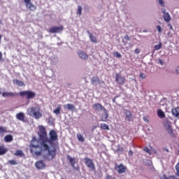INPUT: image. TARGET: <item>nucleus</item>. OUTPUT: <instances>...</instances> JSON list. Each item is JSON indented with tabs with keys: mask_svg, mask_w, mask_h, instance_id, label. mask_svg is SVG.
<instances>
[{
	"mask_svg": "<svg viewBox=\"0 0 179 179\" xmlns=\"http://www.w3.org/2000/svg\"><path fill=\"white\" fill-rule=\"evenodd\" d=\"M103 113L101 116V120L103 122H106L108 119V112L107 111V109H105V110H103Z\"/></svg>",
	"mask_w": 179,
	"mask_h": 179,
	"instance_id": "14",
	"label": "nucleus"
},
{
	"mask_svg": "<svg viewBox=\"0 0 179 179\" xmlns=\"http://www.w3.org/2000/svg\"><path fill=\"white\" fill-rule=\"evenodd\" d=\"M144 121H147V119H144Z\"/></svg>",
	"mask_w": 179,
	"mask_h": 179,
	"instance_id": "58",
	"label": "nucleus"
},
{
	"mask_svg": "<svg viewBox=\"0 0 179 179\" xmlns=\"http://www.w3.org/2000/svg\"><path fill=\"white\" fill-rule=\"evenodd\" d=\"M8 164H10V166H16L17 162L15 159H11L8 161Z\"/></svg>",
	"mask_w": 179,
	"mask_h": 179,
	"instance_id": "33",
	"label": "nucleus"
},
{
	"mask_svg": "<svg viewBox=\"0 0 179 179\" xmlns=\"http://www.w3.org/2000/svg\"><path fill=\"white\" fill-rule=\"evenodd\" d=\"M1 40H2V35H0V44H1Z\"/></svg>",
	"mask_w": 179,
	"mask_h": 179,
	"instance_id": "51",
	"label": "nucleus"
},
{
	"mask_svg": "<svg viewBox=\"0 0 179 179\" xmlns=\"http://www.w3.org/2000/svg\"><path fill=\"white\" fill-rule=\"evenodd\" d=\"M25 3V6L27 9H29L31 12H34L37 9V6H34L33 3H31V0H24Z\"/></svg>",
	"mask_w": 179,
	"mask_h": 179,
	"instance_id": "7",
	"label": "nucleus"
},
{
	"mask_svg": "<svg viewBox=\"0 0 179 179\" xmlns=\"http://www.w3.org/2000/svg\"><path fill=\"white\" fill-rule=\"evenodd\" d=\"M4 141L7 143L12 142L13 141V136L10 134L6 135L4 137Z\"/></svg>",
	"mask_w": 179,
	"mask_h": 179,
	"instance_id": "26",
	"label": "nucleus"
},
{
	"mask_svg": "<svg viewBox=\"0 0 179 179\" xmlns=\"http://www.w3.org/2000/svg\"><path fill=\"white\" fill-rule=\"evenodd\" d=\"M176 175L178 176V177H179V161L176 166Z\"/></svg>",
	"mask_w": 179,
	"mask_h": 179,
	"instance_id": "36",
	"label": "nucleus"
},
{
	"mask_svg": "<svg viewBox=\"0 0 179 179\" xmlns=\"http://www.w3.org/2000/svg\"><path fill=\"white\" fill-rule=\"evenodd\" d=\"M13 83H15V85H17L20 87H22L23 86H26V85L23 83V81L19 80L17 79H15L13 80Z\"/></svg>",
	"mask_w": 179,
	"mask_h": 179,
	"instance_id": "22",
	"label": "nucleus"
},
{
	"mask_svg": "<svg viewBox=\"0 0 179 179\" xmlns=\"http://www.w3.org/2000/svg\"><path fill=\"white\" fill-rule=\"evenodd\" d=\"M0 94H1V92H0Z\"/></svg>",
	"mask_w": 179,
	"mask_h": 179,
	"instance_id": "61",
	"label": "nucleus"
},
{
	"mask_svg": "<svg viewBox=\"0 0 179 179\" xmlns=\"http://www.w3.org/2000/svg\"><path fill=\"white\" fill-rule=\"evenodd\" d=\"M168 27H169L170 30H174V29L173 28V25L170 23L167 24Z\"/></svg>",
	"mask_w": 179,
	"mask_h": 179,
	"instance_id": "43",
	"label": "nucleus"
},
{
	"mask_svg": "<svg viewBox=\"0 0 179 179\" xmlns=\"http://www.w3.org/2000/svg\"><path fill=\"white\" fill-rule=\"evenodd\" d=\"M77 170H79V167L77 168Z\"/></svg>",
	"mask_w": 179,
	"mask_h": 179,
	"instance_id": "59",
	"label": "nucleus"
},
{
	"mask_svg": "<svg viewBox=\"0 0 179 179\" xmlns=\"http://www.w3.org/2000/svg\"><path fill=\"white\" fill-rule=\"evenodd\" d=\"M115 170L117 171L118 174H124V173L127 172V168L125 165L120 164L118 165L117 164H115Z\"/></svg>",
	"mask_w": 179,
	"mask_h": 179,
	"instance_id": "6",
	"label": "nucleus"
},
{
	"mask_svg": "<svg viewBox=\"0 0 179 179\" xmlns=\"http://www.w3.org/2000/svg\"><path fill=\"white\" fill-rule=\"evenodd\" d=\"M166 152H169V149L165 148Z\"/></svg>",
	"mask_w": 179,
	"mask_h": 179,
	"instance_id": "56",
	"label": "nucleus"
},
{
	"mask_svg": "<svg viewBox=\"0 0 179 179\" xmlns=\"http://www.w3.org/2000/svg\"><path fill=\"white\" fill-rule=\"evenodd\" d=\"M28 115H31L34 117L35 120H40L43 117V113H41V108L39 105L32 106L27 109Z\"/></svg>",
	"mask_w": 179,
	"mask_h": 179,
	"instance_id": "3",
	"label": "nucleus"
},
{
	"mask_svg": "<svg viewBox=\"0 0 179 179\" xmlns=\"http://www.w3.org/2000/svg\"><path fill=\"white\" fill-rule=\"evenodd\" d=\"M90 40L92 43H94V44H97V38L96 36H93V34L88 31Z\"/></svg>",
	"mask_w": 179,
	"mask_h": 179,
	"instance_id": "19",
	"label": "nucleus"
},
{
	"mask_svg": "<svg viewBox=\"0 0 179 179\" xmlns=\"http://www.w3.org/2000/svg\"><path fill=\"white\" fill-rule=\"evenodd\" d=\"M20 96L21 97H27L28 100H30V99H34L36 97V94L33 91H22L19 93Z\"/></svg>",
	"mask_w": 179,
	"mask_h": 179,
	"instance_id": "4",
	"label": "nucleus"
},
{
	"mask_svg": "<svg viewBox=\"0 0 179 179\" xmlns=\"http://www.w3.org/2000/svg\"><path fill=\"white\" fill-rule=\"evenodd\" d=\"M92 108L94 110V111H106V108L101 106V103H94Z\"/></svg>",
	"mask_w": 179,
	"mask_h": 179,
	"instance_id": "11",
	"label": "nucleus"
},
{
	"mask_svg": "<svg viewBox=\"0 0 179 179\" xmlns=\"http://www.w3.org/2000/svg\"><path fill=\"white\" fill-rule=\"evenodd\" d=\"M171 113L176 118H179V109L178 108H173Z\"/></svg>",
	"mask_w": 179,
	"mask_h": 179,
	"instance_id": "25",
	"label": "nucleus"
},
{
	"mask_svg": "<svg viewBox=\"0 0 179 179\" xmlns=\"http://www.w3.org/2000/svg\"><path fill=\"white\" fill-rule=\"evenodd\" d=\"M6 132H8L6 127H3L1 126L0 127V136H3L4 134H6Z\"/></svg>",
	"mask_w": 179,
	"mask_h": 179,
	"instance_id": "29",
	"label": "nucleus"
},
{
	"mask_svg": "<svg viewBox=\"0 0 179 179\" xmlns=\"http://www.w3.org/2000/svg\"><path fill=\"white\" fill-rule=\"evenodd\" d=\"M96 128H97L96 126H94V127H93V129H96Z\"/></svg>",
	"mask_w": 179,
	"mask_h": 179,
	"instance_id": "54",
	"label": "nucleus"
},
{
	"mask_svg": "<svg viewBox=\"0 0 179 179\" xmlns=\"http://www.w3.org/2000/svg\"><path fill=\"white\" fill-rule=\"evenodd\" d=\"M1 59H2V52H0V61H1Z\"/></svg>",
	"mask_w": 179,
	"mask_h": 179,
	"instance_id": "49",
	"label": "nucleus"
},
{
	"mask_svg": "<svg viewBox=\"0 0 179 179\" xmlns=\"http://www.w3.org/2000/svg\"><path fill=\"white\" fill-rule=\"evenodd\" d=\"M157 1L159 5H161V6H164V1L163 0H157Z\"/></svg>",
	"mask_w": 179,
	"mask_h": 179,
	"instance_id": "40",
	"label": "nucleus"
},
{
	"mask_svg": "<svg viewBox=\"0 0 179 179\" xmlns=\"http://www.w3.org/2000/svg\"><path fill=\"white\" fill-rule=\"evenodd\" d=\"M144 121H147V119H144Z\"/></svg>",
	"mask_w": 179,
	"mask_h": 179,
	"instance_id": "57",
	"label": "nucleus"
},
{
	"mask_svg": "<svg viewBox=\"0 0 179 179\" xmlns=\"http://www.w3.org/2000/svg\"><path fill=\"white\" fill-rule=\"evenodd\" d=\"M91 83L92 85H94L95 86H97L100 83V79H99V77H93L91 79Z\"/></svg>",
	"mask_w": 179,
	"mask_h": 179,
	"instance_id": "20",
	"label": "nucleus"
},
{
	"mask_svg": "<svg viewBox=\"0 0 179 179\" xmlns=\"http://www.w3.org/2000/svg\"><path fill=\"white\" fill-rule=\"evenodd\" d=\"M14 156H20V157H23L24 156V153L22 150H17L14 153Z\"/></svg>",
	"mask_w": 179,
	"mask_h": 179,
	"instance_id": "28",
	"label": "nucleus"
},
{
	"mask_svg": "<svg viewBox=\"0 0 179 179\" xmlns=\"http://www.w3.org/2000/svg\"><path fill=\"white\" fill-rule=\"evenodd\" d=\"M157 29L158 33H162V27L160 25L157 26Z\"/></svg>",
	"mask_w": 179,
	"mask_h": 179,
	"instance_id": "39",
	"label": "nucleus"
},
{
	"mask_svg": "<svg viewBox=\"0 0 179 179\" xmlns=\"http://www.w3.org/2000/svg\"><path fill=\"white\" fill-rule=\"evenodd\" d=\"M125 115H126V120L127 121H131L132 120V113H131V110H125Z\"/></svg>",
	"mask_w": 179,
	"mask_h": 179,
	"instance_id": "16",
	"label": "nucleus"
},
{
	"mask_svg": "<svg viewBox=\"0 0 179 179\" xmlns=\"http://www.w3.org/2000/svg\"><path fill=\"white\" fill-rule=\"evenodd\" d=\"M115 97L112 100L113 103H115Z\"/></svg>",
	"mask_w": 179,
	"mask_h": 179,
	"instance_id": "52",
	"label": "nucleus"
},
{
	"mask_svg": "<svg viewBox=\"0 0 179 179\" xmlns=\"http://www.w3.org/2000/svg\"><path fill=\"white\" fill-rule=\"evenodd\" d=\"M140 78H141V79H146V76L145 75V73H140Z\"/></svg>",
	"mask_w": 179,
	"mask_h": 179,
	"instance_id": "41",
	"label": "nucleus"
},
{
	"mask_svg": "<svg viewBox=\"0 0 179 179\" xmlns=\"http://www.w3.org/2000/svg\"><path fill=\"white\" fill-rule=\"evenodd\" d=\"M126 79L124 76H122L120 73H116L115 74V82L117 83L120 86H122L125 83Z\"/></svg>",
	"mask_w": 179,
	"mask_h": 179,
	"instance_id": "8",
	"label": "nucleus"
},
{
	"mask_svg": "<svg viewBox=\"0 0 179 179\" xmlns=\"http://www.w3.org/2000/svg\"><path fill=\"white\" fill-rule=\"evenodd\" d=\"M164 179H176V176H169V178H167V177H164Z\"/></svg>",
	"mask_w": 179,
	"mask_h": 179,
	"instance_id": "42",
	"label": "nucleus"
},
{
	"mask_svg": "<svg viewBox=\"0 0 179 179\" xmlns=\"http://www.w3.org/2000/svg\"><path fill=\"white\" fill-rule=\"evenodd\" d=\"M62 30H64V27L63 26L52 27L49 29V33H52V34L62 33Z\"/></svg>",
	"mask_w": 179,
	"mask_h": 179,
	"instance_id": "10",
	"label": "nucleus"
},
{
	"mask_svg": "<svg viewBox=\"0 0 179 179\" xmlns=\"http://www.w3.org/2000/svg\"><path fill=\"white\" fill-rule=\"evenodd\" d=\"M6 153H8V149L6 148V147H5L4 145H1L0 146V156L6 155Z\"/></svg>",
	"mask_w": 179,
	"mask_h": 179,
	"instance_id": "18",
	"label": "nucleus"
},
{
	"mask_svg": "<svg viewBox=\"0 0 179 179\" xmlns=\"http://www.w3.org/2000/svg\"><path fill=\"white\" fill-rule=\"evenodd\" d=\"M17 120L20 121H24V113L20 112L16 115Z\"/></svg>",
	"mask_w": 179,
	"mask_h": 179,
	"instance_id": "24",
	"label": "nucleus"
},
{
	"mask_svg": "<svg viewBox=\"0 0 179 179\" xmlns=\"http://www.w3.org/2000/svg\"><path fill=\"white\" fill-rule=\"evenodd\" d=\"M132 155H134V152H132V150H129V156H132Z\"/></svg>",
	"mask_w": 179,
	"mask_h": 179,
	"instance_id": "46",
	"label": "nucleus"
},
{
	"mask_svg": "<svg viewBox=\"0 0 179 179\" xmlns=\"http://www.w3.org/2000/svg\"><path fill=\"white\" fill-rule=\"evenodd\" d=\"M107 179H111V176H107Z\"/></svg>",
	"mask_w": 179,
	"mask_h": 179,
	"instance_id": "53",
	"label": "nucleus"
},
{
	"mask_svg": "<svg viewBox=\"0 0 179 179\" xmlns=\"http://www.w3.org/2000/svg\"><path fill=\"white\" fill-rule=\"evenodd\" d=\"M82 6H78V8L77 9V12H76V15H78V16H81L82 15Z\"/></svg>",
	"mask_w": 179,
	"mask_h": 179,
	"instance_id": "34",
	"label": "nucleus"
},
{
	"mask_svg": "<svg viewBox=\"0 0 179 179\" xmlns=\"http://www.w3.org/2000/svg\"><path fill=\"white\" fill-rule=\"evenodd\" d=\"M15 96H17V94L15 92H3L2 93V97H15Z\"/></svg>",
	"mask_w": 179,
	"mask_h": 179,
	"instance_id": "15",
	"label": "nucleus"
},
{
	"mask_svg": "<svg viewBox=\"0 0 179 179\" xmlns=\"http://www.w3.org/2000/svg\"><path fill=\"white\" fill-rule=\"evenodd\" d=\"M64 108H66V110H71V111H73L75 110V106L72 103H67L64 106Z\"/></svg>",
	"mask_w": 179,
	"mask_h": 179,
	"instance_id": "23",
	"label": "nucleus"
},
{
	"mask_svg": "<svg viewBox=\"0 0 179 179\" xmlns=\"http://www.w3.org/2000/svg\"><path fill=\"white\" fill-rule=\"evenodd\" d=\"M100 127L101 129H104L105 131H108V129H110V127H108V125L106 123H101Z\"/></svg>",
	"mask_w": 179,
	"mask_h": 179,
	"instance_id": "31",
	"label": "nucleus"
},
{
	"mask_svg": "<svg viewBox=\"0 0 179 179\" xmlns=\"http://www.w3.org/2000/svg\"><path fill=\"white\" fill-rule=\"evenodd\" d=\"M67 159L69 161V163H71L72 167L75 169V164H76V158H72L71 156L68 155Z\"/></svg>",
	"mask_w": 179,
	"mask_h": 179,
	"instance_id": "17",
	"label": "nucleus"
},
{
	"mask_svg": "<svg viewBox=\"0 0 179 179\" xmlns=\"http://www.w3.org/2000/svg\"><path fill=\"white\" fill-rule=\"evenodd\" d=\"M62 107V105H58L57 108L53 110L54 113L56 114V115H59V114H60Z\"/></svg>",
	"mask_w": 179,
	"mask_h": 179,
	"instance_id": "30",
	"label": "nucleus"
},
{
	"mask_svg": "<svg viewBox=\"0 0 179 179\" xmlns=\"http://www.w3.org/2000/svg\"><path fill=\"white\" fill-rule=\"evenodd\" d=\"M139 52H141V49L136 48L135 50H134V53L135 54H139Z\"/></svg>",
	"mask_w": 179,
	"mask_h": 179,
	"instance_id": "44",
	"label": "nucleus"
},
{
	"mask_svg": "<svg viewBox=\"0 0 179 179\" xmlns=\"http://www.w3.org/2000/svg\"><path fill=\"white\" fill-rule=\"evenodd\" d=\"M144 152H145L146 153H148V155H150L152 152H150V150L149 149V148L145 147V148H143Z\"/></svg>",
	"mask_w": 179,
	"mask_h": 179,
	"instance_id": "38",
	"label": "nucleus"
},
{
	"mask_svg": "<svg viewBox=\"0 0 179 179\" xmlns=\"http://www.w3.org/2000/svg\"><path fill=\"white\" fill-rule=\"evenodd\" d=\"M78 57L81 59H83L84 61L87 60L89 58V55L86 54V52H83V50H80L78 52Z\"/></svg>",
	"mask_w": 179,
	"mask_h": 179,
	"instance_id": "12",
	"label": "nucleus"
},
{
	"mask_svg": "<svg viewBox=\"0 0 179 179\" xmlns=\"http://www.w3.org/2000/svg\"><path fill=\"white\" fill-rule=\"evenodd\" d=\"M35 166L38 170H43V169H45V163H44L43 161H38L36 162Z\"/></svg>",
	"mask_w": 179,
	"mask_h": 179,
	"instance_id": "13",
	"label": "nucleus"
},
{
	"mask_svg": "<svg viewBox=\"0 0 179 179\" xmlns=\"http://www.w3.org/2000/svg\"><path fill=\"white\" fill-rule=\"evenodd\" d=\"M39 131L38 135L39 136V140H37L36 138H33L31 141L30 148L31 153L38 156V152H40L38 148L43 147V142H44L48 136L47 129L44 126H38Z\"/></svg>",
	"mask_w": 179,
	"mask_h": 179,
	"instance_id": "2",
	"label": "nucleus"
},
{
	"mask_svg": "<svg viewBox=\"0 0 179 179\" xmlns=\"http://www.w3.org/2000/svg\"><path fill=\"white\" fill-rule=\"evenodd\" d=\"M145 33H146V31H144Z\"/></svg>",
	"mask_w": 179,
	"mask_h": 179,
	"instance_id": "60",
	"label": "nucleus"
},
{
	"mask_svg": "<svg viewBox=\"0 0 179 179\" xmlns=\"http://www.w3.org/2000/svg\"><path fill=\"white\" fill-rule=\"evenodd\" d=\"M160 48H162V43H159L158 45L155 46V50H159Z\"/></svg>",
	"mask_w": 179,
	"mask_h": 179,
	"instance_id": "37",
	"label": "nucleus"
},
{
	"mask_svg": "<svg viewBox=\"0 0 179 179\" xmlns=\"http://www.w3.org/2000/svg\"><path fill=\"white\" fill-rule=\"evenodd\" d=\"M113 55H114V57H115L116 58H121V57H122V56L121 55V54H120V52H113Z\"/></svg>",
	"mask_w": 179,
	"mask_h": 179,
	"instance_id": "35",
	"label": "nucleus"
},
{
	"mask_svg": "<svg viewBox=\"0 0 179 179\" xmlns=\"http://www.w3.org/2000/svg\"><path fill=\"white\" fill-rule=\"evenodd\" d=\"M77 139H78L79 142H85V137L80 133L77 134Z\"/></svg>",
	"mask_w": 179,
	"mask_h": 179,
	"instance_id": "32",
	"label": "nucleus"
},
{
	"mask_svg": "<svg viewBox=\"0 0 179 179\" xmlns=\"http://www.w3.org/2000/svg\"><path fill=\"white\" fill-rule=\"evenodd\" d=\"M124 39L127 40V41H129V40H131V38H129V36L128 35L124 36Z\"/></svg>",
	"mask_w": 179,
	"mask_h": 179,
	"instance_id": "45",
	"label": "nucleus"
},
{
	"mask_svg": "<svg viewBox=\"0 0 179 179\" xmlns=\"http://www.w3.org/2000/svg\"><path fill=\"white\" fill-rule=\"evenodd\" d=\"M0 24H2V20L0 19Z\"/></svg>",
	"mask_w": 179,
	"mask_h": 179,
	"instance_id": "55",
	"label": "nucleus"
},
{
	"mask_svg": "<svg viewBox=\"0 0 179 179\" xmlns=\"http://www.w3.org/2000/svg\"><path fill=\"white\" fill-rule=\"evenodd\" d=\"M164 20L166 23H169L171 20V16H170V14L169 13H166L163 15Z\"/></svg>",
	"mask_w": 179,
	"mask_h": 179,
	"instance_id": "21",
	"label": "nucleus"
},
{
	"mask_svg": "<svg viewBox=\"0 0 179 179\" xmlns=\"http://www.w3.org/2000/svg\"><path fill=\"white\" fill-rule=\"evenodd\" d=\"M170 34H171V33L168 32L167 35H168L169 37H171V36H170Z\"/></svg>",
	"mask_w": 179,
	"mask_h": 179,
	"instance_id": "50",
	"label": "nucleus"
},
{
	"mask_svg": "<svg viewBox=\"0 0 179 179\" xmlns=\"http://www.w3.org/2000/svg\"><path fill=\"white\" fill-rule=\"evenodd\" d=\"M162 13H164V15H166V13H166V9H164V8H162Z\"/></svg>",
	"mask_w": 179,
	"mask_h": 179,
	"instance_id": "48",
	"label": "nucleus"
},
{
	"mask_svg": "<svg viewBox=\"0 0 179 179\" xmlns=\"http://www.w3.org/2000/svg\"><path fill=\"white\" fill-rule=\"evenodd\" d=\"M159 62L160 65H163L164 64V62L162 59H159Z\"/></svg>",
	"mask_w": 179,
	"mask_h": 179,
	"instance_id": "47",
	"label": "nucleus"
},
{
	"mask_svg": "<svg viewBox=\"0 0 179 179\" xmlns=\"http://www.w3.org/2000/svg\"><path fill=\"white\" fill-rule=\"evenodd\" d=\"M49 136H47L44 141H43L42 148H38L40 150L38 152V156H41L43 153L47 152V155L45 156L47 160H52L55 159L57 156V150L59 149V145H58V134L55 130H51L49 132Z\"/></svg>",
	"mask_w": 179,
	"mask_h": 179,
	"instance_id": "1",
	"label": "nucleus"
},
{
	"mask_svg": "<svg viewBox=\"0 0 179 179\" xmlns=\"http://www.w3.org/2000/svg\"><path fill=\"white\" fill-rule=\"evenodd\" d=\"M157 114L159 118H164L166 117V114L161 109H159L157 110Z\"/></svg>",
	"mask_w": 179,
	"mask_h": 179,
	"instance_id": "27",
	"label": "nucleus"
},
{
	"mask_svg": "<svg viewBox=\"0 0 179 179\" xmlns=\"http://www.w3.org/2000/svg\"><path fill=\"white\" fill-rule=\"evenodd\" d=\"M84 160L85 164L88 169L92 170V171H94V170H96V166L94 165V162H93V159L89 157H85Z\"/></svg>",
	"mask_w": 179,
	"mask_h": 179,
	"instance_id": "5",
	"label": "nucleus"
},
{
	"mask_svg": "<svg viewBox=\"0 0 179 179\" xmlns=\"http://www.w3.org/2000/svg\"><path fill=\"white\" fill-rule=\"evenodd\" d=\"M164 127L169 135H174V132H173V128H171V122L170 121L167 120L164 123Z\"/></svg>",
	"mask_w": 179,
	"mask_h": 179,
	"instance_id": "9",
	"label": "nucleus"
}]
</instances>
